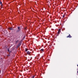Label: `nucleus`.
<instances>
[{
    "label": "nucleus",
    "mask_w": 78,
    "mask_h": 78,
    "mask_svg": "<svg viewBox=\"0 0 78 78\" xmlns=\"http://www.w3.org/2000/svg\"><path fill=\"white\" fill-rule=\"evenodd\" d=\"M61 32V29H59L58 32V34H59Z\"/></svg>",
    "instance_id": "obj_4"
},
{
    "label": "nucleus",
    "mask_w": 78,
    "mask_h": 78,
    "mask_svg": "<svg viewBox=\"0 0 78 78\" xmlns=\"http://www.w3.org/2000/svg\"><path fill=\"white\" fill-rule=\"evenodd\" d=\"M27 49H25V51H27Z\"/></svg>",
    "instance_id": "obj_8"
},
{
    "label": "nucleus",
    "mask_w": 78,
    "mask_h": 78,
    "mask_svg": "<svg viewBox=\"0 0 78 78\" xmlns=\"http://www.w3.org/2000/svg\"><path fill=\"white\" fill-rule=\"evenodd\" d=\"M7 51H9V49H8Z\"/></svg>",
    "instance_id": "obj_9"
},
{
    "label": "nucleus",
    "mask_w": 78,
    "mask_h": 78,
    "mask_svg": "<svg viewBox=\"0 0 78 78\" xmlns=\"http://www.w3.org/2000/svg\"><path fill=\"white\" fill-rule=\"evenodd\" d=\"M77 66L78 67V65H77Z\"/></svg>",
    "instance_id": "obj_16"
},
{
    "label": "nucleus",
    "mask_w": 78,
    "mask_h": 78,
    "mask_svg": "<svg viewBox=\"0 0 78 78\" xmlns=\"http://www.w3.org/2000/svg\"><path fill=\"white\" fill-rule=\"evenodd\" d=\"M21 30V28L20 27H18V30H16V32L17 33H19L20 31Z\"/></svg>",
    "instance_id": "obj_1"
},
{
    "label": "nucleus",
    "mask_w": 78,
    "mask_h": 78,
    "mask_svg": "<svg viewBox=\"0 0 78 78\" xmlns=\"http://www.w3.org/2000/svg\"><path fill=\"white\" fill-rule=\"evenodd\" d=\"M67 37H69V38H71V37H72V36H70V34H69V35Z\"/></svg>",
    "instance_id": "obj_3"
},
{
    "label": "nucleus",
    "mask_w": 78,
    "mask_h": 78,
    "mask_svg": "<svg viewBox=\"0 0 78 78\" xmlns=\"http://www.w3.org/2000/svg\"><path fill=\"white\" fill-rule=\"evenodd\" d=\"M19 42V40H17V41H16V44H17V42Z\"/></svg>",
    "instance_id": "obj_7"
},
{
    "label": "nucleus",
    "mask_w": 78,
    "mask_h": 78,
    "mask_svg": "<svg viewBox=\"0 0 78 78\" xmlns=\"http://www.w3.org/2000/svg\"><path fill=\"white\" fill-rule=\"evenodd\" d=\"M44 49H41V51H44Z\"/></svg>",
    "instance_id": "obj_6"
},
{
    "label": "nucleus",
    "mask_w": 78,
    "mask_h": 78,
    "mask_svg": "<svg viewBox=\"0 0 78 78\" xmlns=\"http://www.w3.org/2000/svg\"><path fill=\"white\" fill-rule=\"evenodd\" d=\"M7 56H9V55H7Z\"/></svg>",
    "instance_id": "obj_12"
},
{
    "label": "nucleus",
    "mask_w": 78,
    "mask_h": 78,
    "mask_svg": "<svg viewBox=\"0 0 78 78\" xmlns=\"http://www.w3.org/2000/svg\"><path fill=\"white\" fill-rule=\"evenodd\" d=\"M27 54H28V55H30V53H31V52L29 51H28L27 52Z\"/></svg>",
    "instance_id": "obj_5"
},
{
    "label": "nucleus",
    "mask_w": 78,
    "mask_h": 78,
    "mask_svg": "<svg viewBox=\"0 0 78 78\" xmlns=\"http://www.w3.org/2000/svg\"><path fill=\"white\" fill-rule=\"evenodd\" d=\"M77 73H78V70L77 71Z\"/></svg>",
    "instance_id": "obj_15"
},
{
    "label": "nucleus",
    "mask_w": 78,
    "mask_h": 78,
    "mask_svg": "<svg viewBox=\"0 0 78 78\" xmlns=\"http://www.w3.org/2000/svg\"><path fill=\"white\" fill-rule=\"evenodd\" d=\"M64 16H65V15H63V17H64Z\"/></svg>",
    "instance_id": "obj_11"
},
{
    "label": "nucleus",
    "mask_w": 78,
    "mask_h": 78,
    "mask_svg": "<svg viewBox=\"0 0 78 78\" xmlns=\"http://www.w3.org/2000/svg\"><path fill=\"white\" fill-rule=\"evenodd\" d=\"M2 3L1 1H0V4H2Z\"/></svg>",
    "instance_id": "obj_10"
},
{
    "label": "nucleus",
    "mask_w": 78,
    "mask_h": 78,
    "mask_svg": "<svg viewBox=\"0 0 78 78\" xmlns=\"http://www.w3.org/2000/svg\"><path fill=\"white\" fill-rule=\"evenodd\" d=\"M1 72V71L0 70V73Z\"/></svg>",
    "instance_id": "obj_14"
},
{
    "label": "nucleus",
    "mask_w": 78,
    "mask_h": 78,
    "mask_svg": "<svg viewBox=\"0 0 78 78\" xmlns=\"http://www.w3.org/2000/svg\"><path fill=\"white\" fill-rule=\"evenodd\" d=\"M8 30H12L13 29L12 27H9L8 28Z\"/></svg>",
    "instance_id": "obj_2"
},
{
    "label": "nucleus",
    "mask_w": 78,
    "mask_h": 78,
    "mask_svg": "<svg viewBox=\"0 0 78 78\" xmlns=\"http://www.w3.org/2000/svg\"><path fill=\"white\" fill-rule=\"evenodd\" d=\"M21 45V44H20H20H19V45Z\"/></svg>",
    "instance_id": "obj_13"
}]
</instances>
